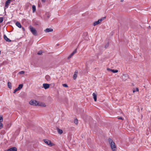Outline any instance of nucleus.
Instances as JSON below:
<instances>
[{
	"instance_id": "nucleus-1",
	"label": "nucleus",
	"mask_w": 151,
	"mask_h": 151,
	"mask_svg": "<svg viewBox=\"0 0 151 151\" xmlns=\"http://www.w3.org/2000/svg\"><path fill=\"white\" fill-rule=\"evenodd\" d=\"M108 141L112 151H116V147L113 140L109 138L108 139Z\"/></svg>"
},
{
	"instance_id": "nucleus-2",
	"label": "nucleus",
	"mask_w": 151,
	"mask_h": 151,
	"mask_svg": "<svg viewBox=\"0 0 151 151\" xmlns=\"http://www.w3.org/2000/svg\"><path fill=\"white\" fill-rule=\"evenodd\" d=\"M43 141L46 144L50 146H52L55 145L54 143H52L51 141L49 140L44 139L43 140Z\"/></svg>"
},
{
	"instance_id": "nucleus-3",
	"label": "nucleus",
	"mask_w": 151,
	"mask_h": 151,
	"mask_svg": "<svg viewBox=\"0 0 151 151\" xmlns=\"http://www.w3.org/2000/svg\"><path fill=\"white\" fill-rule=\"evenodd\" d=\"M30 29L32 34L34 35H37V31L36 29L31 26H30Z\"/></svg>"
},
{
	"instance_id": "nucleus-4",
	"label": "nucleus",
	"mask_w": 151,
	"mask_h": 151,
	"mask_svg": "<svg viewBox=\"0 0 151 151\" xmlns=\"http://www.w3.org/2000/svg\"><path fill=\"white\" fill-rule=\"evenodd\" d=\"M38 101L34 100H31L29 102V104L32 105L37 106L38 105Z\"/></svg>"
},
{
	"instance_id": "nucleus-5",
	"label": "nucleus",
	"mask_w": 151,
	"mask_h": 151,
	"mask_svg": "<svg viewBox=\"0 0 151 151\" xmlns=\"http://www.w3.org/2000/svg\"><path fill=\"white\" fill-rule=\"evenodd\" d=\"M105 18V17H103L101 18V19H99L97 21L94 22L93 24V26H95L96 25H97L101 23V22L102 20H104V19Z\"/></svg>"
},
{
	"instance_id": "nucleus-6",
	"label": "nucleus",
	"mask_w": 151,
	"mask_h": 151,
	"mask_svg": "<svg viewBox=\"0 0 151 151\" xmlns=\"http://www.w3.org/2000/svg\"><path fill=\"white\" fill-rule=\"evenodd\" d=\"M11 0H7L5 3V5L4 6V10L8 8L9 5L10 4L11 2Z\"/></svg>"
},
{
	"instance_id": "nucleus-7",
	"label": "nucleus",
	"mask_w": 151,
	"mask_h": 151,
	"mask_svg": "<svg viewBox=\"0 0 151 151\" xmlns=\"http://www.w3.org/2000/svg\"><path fill=\"white\" fill-rule=\"evenodd\" d=\"M129 78L127 74H124L122 76V79L123 81H126Z\"/></svg>"
},
{
	"instance_id": "nucleus-8",
	"label": "nucleus",
	"mask_w": 151,
	"mask_h": 151,
	"mask_svg": "<svg viewBox=\"0 0 151 151\" xmlns=\"http://www.w3.org/2000/svg\"><path fill=\"white\" fill-rule=\"evenodd\" d=\"M53 31V29L51 28H47L44 30V31L45 33L52 32Z\"/></svg>"
},
{
	"instance_id": "nucleus-9",
	"label": "nucleus",
	"mask_w": 151,
	"mask_h": 151,
	"mask_svg": "<svg viewBox=\"0 0 151 151\" xmlns=\"http://www.w3.org/2000/svg\"><path fill=\"white\" fill-rule=\"evenodd\" d=\"M37 106L44 107H45L46 106V105L45 103L39 102H38Z\"/></svg>"
},
{
	"instance_id": "nucleus-10",
	"label": "nucleus",
	"mask_w": 151,
	"mask_h": 151,
	"mask_svg": "<svg viewBox=\"0 0 151 151\" xmlns=\"http://www.w3.org/2000/svg\"><path fill=\"white\" fill-rule=\"evenodd\" d=\"M17 149L16 147H13L8 149L5 151H17Z\"/></svg>"
},
{
	"instance_id": "nucleus-11",
	"label": "nucleus",
	"mask_w": 151,
	"mask_h": 151,
	"mask_svg": "<svg viewBox=\"0 0 151 151\" xmlns=\"http://www.w3.org/2000/svg\"><path fill=\"white\" fill-rule=\"evenodd\" d=\"M50 84L47 83H43V87L45 89H48L50 87Z\"/></svg>"
},
{
	"instance_id": "nucleus-12",
	"label": "nucleus",
	"mask_w": 151,
	"mask_h": 151,
	"mask_svg": "<svg viewBox=\"0 0 151 151\" xmlns=\"http://www.w3.org/2000/svg\"><path fill=\"white\" fill-rule=\"evenodd\" d=\"M78 73V71L77 70H76L74 73V74L73 76V78L74 80H75L77 76V75Z\"/></svg>"
},
{
	"instance_id": "nucleus-13",
	"label": "nucleus",
	"mask_w": 151,
	"mask_h": 151,
	"mask_svg": "<svg viewBox=\"0 0 151 151\" xmlns=\"http://www.w3.org/2000/svg\"><path fill=\"white\" fill-rule=\"evenodd\" d=\"M4 39L6 41L8 42H10L11 41V40L8 38L5 35H4Z\"/></svg>"
},
{
	"instance_id": "nucleus-14",
	"label": "nucleus",
	"mask_w": 151,
	"mask_h": 151,
	"mask_svg": "<svg viewBox=\"0 0 151 151\" xmlns=\"http://www.w3.org/2000/svg\"><path fill=\"white\" fill-rule=\"evenodd\" d=\"M92 95L95 101H96L97 100V95L94 93H93Z\"/></svg>"
},
{
	"instance_id": "nucleus-15",
	"label": "nucleus",
	"mask_w": 151,
	"mask_h": 151,
	"mask_svg": "<svg viewBox=\"0 0 151 151\" xmlns=\"http://www.w3.org/2000/svg\"><path fill=\"white\" fill-rule=\"evenodd\" d=\"M16 25L19 28H21L22 27V26L20 23L18 22H16Z\"/></svg>"
},
{
	"instance_id": "nucleus-16",
	"label": "nucleus",
	"mask_w": 151,
	"mask_h": 151,
	"mask_svg": "<svg viewBox=\"0 0 151 151\" xmlns=\"http://www.w3.org/2000/svg\"><path fill=\"white\" fill-rule=\"evenodd\" d=\"M58 132L60 134H61L63 133V131L62 129H60L58 128L57 129Z\"/></svg>"
},
{
	"instance_id": "nucleus-17",
	"label": "nucleus",
	"mask_w": 151,
	"mask_h": 151,
	"mask_svg": "<svg viewBox=\"0 0 151 151\" xmlns=\"http://www.w3.org/2000/svg\"><path fill=\"white\" fill-rule=\"evenodd\" d=\"M46 80L48 81H49L50 80V77L48 75H47L45 76Z\"/></svg>"
},
{
	"instance_id": "nucleus-18",
	"label": "nucleus",
	"mask_w": 151,
	"mask_h": 151,
	"mask_svg": "<svg viewBox=\"0 0 151 151\" xmlns=\"http://www.w3.org/2000/svg\"><path fill=\"white\" fill-rule=\"evenodd\" d=\"M8 87L10 89H11V88H11L12 83L11 82H8Z\"/></svg>"
},
{
	"instance_id": "nucleus-19",
	"label": "nucleus",
	"mask_w": 151,
	"mask_h": 151,
	"mask_svg": "<svg viewBox=\"0 0 151 151\" xmlns=\"http://www.w3.org/2000/svg\"><path fill=\"white\" fill-rule=\"evenodd\" d=\"M23 86L22 84H20L19 85L18 87L17 88L19 90L22 88Z\"/></svg>"
},
{
	"instance_id": "nucleus-20",
	"label": "nucleus",
	"mask_w": 151,
	"mask_h": 151,
	"mask_svg": "<svg viewBox=\"0 0 151 151\" xmlns=\"http://www.w3.org/2000/svg\"><path fill=\"white\" fill-rule=\"evenodd\" d=\"M74 123L76 125H77L78 124V120L77 119H76L74 120Z\"/></svg>"
},
{
	"instance_id": "nucleus-21",
	"label": "nucleus",
	"mask_w": 151,
	"mask_h": 151,
	"mask_svg": "<svg viewBox=\"0 0 151 151\" xmlns=\"http://www.w3.org/2000/svg\"><path fill=\"white\" fill-rule=\"evenodd\" d=\"M111 72L114 73H116L118 72V70H117L112 69Z\"/></svg>"
},
{
	"instance_id": "nucleus-22",
	"label": "nucleus",
	"mask_w": 151,
	"mask_h": 151,
	"mask_svg": "<svg viewBox=\"0 0 151 151\" xmlns=\"http://www.w3.org/2000/svg\"><path fill=\"white\" fill-rule=\"evenodd\" d=\"M25 73V71H20L18 73V75H20V74H23Z\"/></svg>"
},
{
	"instance_id": "nucleus-23",
	"label": "nucleus",
	"mask_w": 151,
	"mask_h": 151,
	"mask_svg": "<svg viewBox=\"0 0 151 151\" xmlns=\"http://www.w3.org/2000/svg\"><path fill=\"white\" fill-rule=\"evenodd\" d=\"M32 8L33 10V12H35L36 10V7L34 5H33L32 6Z\"/></svg>"
},
{
	"instance_id": "nucleus-24",
	"label": "nucleus",
	"mask_w": 151,
	"mask_h": 151,
	"mask_svg": "<svg viewBox=\"0 0 151 151\" xmlns=\"http://www.w3.org/2000/svg\"><path fill=\"white\" fill-rule=\"evenodd\" d=\"M77 52V50L75 49L73 52L70 54L71 55L73 56L74 54H75Z\"/></svg>"
},
{
	"instance_id": "nucleus-25",
	"label": "nucleus",
	"mask_w": 151,
	"mask_h": 151,
	"mask_svg": "<svg viewBox=\"0 0 151 151\" xmlns=\"http://www.w3.org/2000/svg\"><path fill=\"white\" fill-rule=\"evenodd\" d=\"M139 91V89L138 88H137L135 90H133V93H134V92H136V91Z\"/></svg>"
},
{
	"instance_id": "nucleus-26",
	"label": "nucleus",
	"mask_w": 151,
	"mask_h": 151,
	"mask_svg": "<svg viewBox=\"0 0 151 151\" xmlns=\"http://www.w3.org/2000/svg\"><path fill=\"white\" fill-rule=\"evenodd\" d=\"M42 53V50H40L37 52V54L39 55H41Z\"/></svg>"
},
{
	"instance_id": "nucleus-27",
	"label": "nucleus",
	"mask_w": 151,
	"mask_h": 151,
	"mask_svg": "<svg viewBox=\"0 0 151 151\" xmlns=\"http://www.w3.org/2000/svg\"><path fill=\"white\" fill-rule=\"evenodd\" d=\"M3 121V118L2 116H0V122L1 123Z\"/></svg>"
},
{
	"instance_id": "nucleus-28",
	"label": "nucleus",
	"mask_w": 151,
	"mask_h": 151,
	"mask_svg": "<svg viewBox=\"0 0 151 151\" xmlns=\"http://www.w3.org/2000/svg\"><path fill=\"white\" fill-rule=\"evenodd\" d=\"M19 90L17 88L14 90V93H15L17 91Z\"/></svg>"
},
{
	"instance_id": "nucleus-29",
	"label": "nucleus",
	"mask_w": 151,
	"mask_h": 151,
	"mask_svg": "<svg viewBox=\"0 0 151 151\" xmlns=\"http://www.w3.org/2000/svg\"><path fill=\"white\" fill-rule=\"evenodd\" d=\"M3 21V18L2 17H0V23H1Z\"/></svg>"
},
{
	"instance_id": "nucleus-30",
	"label": "nucleus",
	"mask_w": 151,
	"mask_h": 151,
	"mask_svg": "<svg viewBox=\"0 0 151 151\" xmlns=\"http://www.w3.org/2000/svg\"><path fill=\"white\" fill-rule=\"evenodd\" d=\"M63 86L65 87H68V86L67 84H63Z\"/></svg>"
},
{
	"instance_id": "nucleus-31",
	"label": "nucleus",
	"mask_w": 151,
	"mask_h": 151,
	"mask_svg": "<svg viewBox=\"0 0 151 151\" xmlns=\"http://www.w3.org/2000/svg\"><path fill=\"white\" fill-rule=\"evenodd\" d=\"M3 127V124L1 123L0 122V129H1Z\"/></svg>"
},
{
	"instance_id": "nucleus-32",
	"label": "nucleus",
	"mask_w": 151,
	"mask_h": 151,
	"mask_svg": "<svg viewBox=\"0 0 151 151\" xmlns=\"http://www.w3.org/2000/svg\"><path fill=\"white\" fill-rule=\"evenodd\" d=\"M72 55H70L68 58V59H69L70 58L72 57Z\"/></svg>"
},
{
	"instance_id": "nucleus-33",
	"label": "nucleus",
	"mask_w": 151,
	"mask_h": 151,
	"mask_svg": "<svg viewBox=\"0 0 151 151\" xmlns=\"http://www.w3.org/2000/svg\"><path fill=\"white\" fill-rule=\"evenodd\" d=\"M107 70L108 71H109L111 72V70H112V69H111L109 68H107Z\"/></svg>"
},
{
	"instance_id": "nucleus-34",
	"label": "nucleus",
	"mask_w": 151,
	"mask_h": 151,
	"mask_svg": "<svg viewBox=\"0 0 151 151\" xmlns=\"http://www.w3.org/2000/svg\"><path fill=\"white\" fill-rule=\"evenodd\" d=\"M118 119H121V120H123V119L122 117H119L118 118Z\"/></svg>"
},
{
	"instance_id": "nucleus-35",
	"label": "nucleus",
	"mask_w": 151,
	"mask_h": 151,
	"mask_svg": "<svg viewBox=\"0 0 151 151\" xmlns=\"http://www.w3.org/2000/svg\"><path fill=\"white\" fill-rule=\"evenodd\" d=\"M108 45H109V44H108V43H107V44H106V46H105V48H106L108 46Z\"/></svg>"
},
{
	"instance_id": "nucleus-36",
	"label": "nucleus",
	"mask_w": 151,
	"mask_h": 151,
	"mask_svg": "<svg viewBox=\"0 0 151 151\" xmlns=\"http://www.w3.org/2000/svg\"><path fill=\"white\" fill-rule=\"evenodd\" d=\"M46 0H41V1L42 2H45V1Z\"/></svg>"
},
{
	"instance_id": "nucleus-37",
	"label": "nucleus",
	"mask_w": 151,
	"mask_h": 151,
	"mask_svg": "<svg viewBox=\"0 0 151 151\" xmlns=\"http://www.w3.org/2000/svg\"><path fill=\"white\" fill-rule=\"evenodd\" d=\"M22 29L23 30V31H24L25 29H24V27H22Z\"/></svg>"
},
{
	"instance_id": "nucleus-38",
	"label": "nucleus",
	"mask_w": 151,
	"mask_h": 151,
	"mask_svg": "<svg viewBox=\"0 0 151 151\" xmlns=\"http://www.w3.org/2000/svg\"><path fill=\"white\" fill-rule=\"evenodd\" d=\"M124 0H121V2H123V1Z\"/></svg>"
}]
</instances>
